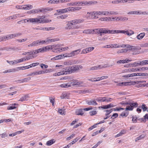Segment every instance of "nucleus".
I'll list each match as a JSON object with an SVG mask.
<instances>
[{"label":"nucleus","instance_id":"nucleus-1","mask_svg":"<svg viewBox=\"0 0 148 148\" xmlns=\"http://www.w3.org/2000/svg\"><path fill=\"white\" fill-rule=\"evenodd\" d=\"M83 68V67L81 65H77L68 66L64 69L65 70L66 74H67L77 72Z\"/></svg>","mask_w":148,"mask_h":148},{"label":"nucleus","instance_id":"nucleus-2","mask_svg":"<svg viewBox=\"0 0 148 148\" xmlns=\"http://www.w3.org/2000/svg\"><path fill=\"white\" fill-rule=\"evenodd\" d=\"M45 17L43 16H39V18H28L24 20V23H25V20L27 21V22H29L31 23H42V19H44Z\"/></svg>","mask_w":148,"mask_h":148},{"label":"nucleus","instance_id":"nucleus-3","mask_svg":"<svg viewBox=\"0 0 148 148\" xmlns=\"http://www.w3.org/2000/svg\"><path fill=\"white\" fill-rule=\"evenodd\" d=\"M95 30H97V33L99 32V33L103 34L110 33L112 34L116 33L117 30H109L105 28L97 29H95Z\"/></svg>","mask_w":148,"mask_h":148},{"label":"nucleus","instance_id":"nucleus-4","mask_svg":"<svg viewBox=\"0 0 148 148\" xmlns=\"http://www.w3.org/2000/svg\"><path fill=\"white\" fill-rule=\"evenodd\" d=\"M126 108L125 109V110H132L134 108H136L138 106V104L137 103H128L126 105Z\"/></svg>","mask_w":148,"mask_h":148},{"label":"nucleus","instance_id":"nucleus-5","mask_svg":"<svg viewBox=\"0 0 148 148\" xmlns=\"http://www.w3.org/2000/svg\"><path fill=\"white\" fill-rule=\"evenodd\" d=\"M122 33L127 35L128 36H130L134 34V32L132 30H130L127 31L125 30H117L116 33Z\"/></svg>","mask_w":148,"mask_h":148},{"label":"nucleus","instance_id":"nucleus-6","mask_svg":"<svg viewBox=\"0 0 148 148\" xmlns=\"http://www.w3.org/2000/svg\"><path fill=\"white\" fill-rule=\"evenodd\" d=\"M22 16L20 14H16L15 15H14L5 18L4 20V21H6L10 19H15L21 17Z\"/></svg>","mask_w":148,"mask_h":148},{"label":"nucleus","instance_id":"nucleus-7","mask_svg":"<svg viewBox=\"0 0 148 148\" xmlns=\"http://www.w3.org/2000/svg\"><path fill=\"white\" fill-rule=\"evenodd\" d=\"M39 63H32L29 65L27 66H23L22 67H19L17 68L19 69H23L22 68H24L25 69H28L29 68L34 67L35 66H37L39 64Z\"/></svg>","mask_w":148,"mask_h":148},{"label":"nucleus","instance_id":"nucleus-8","mask_svg":"<svg viewBox=\"0 0 148 148\" xmlns=\"http://www.w3.org/2000/svg\"><path fill=\"white\" fill-rule=\"evenodd\" d=\"M86 103L87 104L89 105L96 106L97 104L96 101L94 100H87L86 101Z\"/></svg>","mask_w":148,"mask_h":148},{"label":"nucleus","instance_id":"nucleus-9","mask_svg":"<svg viewBox=\"0 0 148 148\" xmlns=\"http://www.w3.org/2000/svg\"><path fill=\"white\" fill-rule=\"evenodd\" d=\"M56 11L58 13V14L60 15V14L59 13H66L69 11L68 8L65 9L57 10H56Z\"/></svg>","mask_w":148,"mask_h":148},{"label":"nucleus","instance_id":"nucleus-10","mask_svg":"<svg viewBox=\"0 0 148 148\" xmlns=\"http://www.w3.org/2000/svg\"><path fill=\"white\" fill-rule=\"evenodd\" d=\"M95 30V29H87L84 30L83 32L84 33L89 34H92L94 33V32Z\"/></svg>","mask_w":148,"mask_h":148},{"label":"nucleus","instance_id":"nucleus-11","mask_svg":"<svg viewBox=\"0 0 148 148\" xmlns=\"http://www.w3.org/2000/svg\"><path fill=\"white\" fill-rule=\"evenodd\" d=\"M92 15H104V11H93L92 12Z\"/></svg>","mask_w":148,"mask_h":148},{"label":"nucleus","instance_id":"nucleus-12","mask_svg":"<svg viewBox=\"0 0 148 148\" xmlns=\"http://www.w3.org/2000/svg\"><path fill=\"white\" fill-rule=\"evenodd\" d=\"M132 83L131 82H122L121 83H119L117 84L118 86H123L124 85L125 86H127L131 85L132 84Z\"/></svg>","mask_w":148,"mask_h":148},{"label":"nucleus","instance_id":"nucleus-13","mask_svg":"<svg viewBox=\"0 0 148 148\" xmlns=\"http://www.w3.org/2000/svg\"><path fill=\"white\" fill-rule=\"evenodd\" d=\"M82 8L81 7H69V11H75L76 10H79L81 9Z\"/></svg>","mask_w":148,"mask_h":148},{"label":"nucleus","instance_id":"nucleus-14","mask_svg":"<svg viewBox=\"0 0 148 148\" xmlns=\"http://www.w3.org/2000/svg\"><path fill=\"white\" fill-rule=\"evenodd\" d=\"M72 25L70 21L67 22L66 26L65 27V29L67 30H70L72 29Z\"/></svg>","mask_w":148,"mask_h":148},{"label":"nucleus","instance_id":"nucleus-15","mask_svg":"<svg viewBox=\"0 0 148 148\" xmlns=\"http://www.w3.org/2000/svg\"><path fill=\"white\" fill-rule=\"evenodd\" d=\"M64 74H66L65 70H63L60 72H58L57 73H55L53 74V76H57Z\"/></svg>","mask_w":148,"mask_h":148},{"label":"nucleus","instance_id":"nucleus-16","mask_svg":"<svg viewBox=\"0 0 148 148\" xmlns=\"http://www.w3.org/2000/svg\"><path fill=\"white\" fill-rule=\"evenodd\" d=\"M81 51V49H78L73 51H72L71 53L72 54V56H74L75 55H77L79 54Z\"/></svg>","mask_w":148,"mask_h":148},{"label":"nucleus","instance_id":"nucleus-17","mask_svg":"<svg viewBox=\"0 0 148 148\" xmlns=\"http://www.w3.org/2000/svg\"><path fill=\"white\" fill-rule=\"evenodd\" d=\"M128 51L129 49L128 48L123 49L121 50L118 51L117 52V53L118 54L120 53H125Z\"/></svg>","mask_w":148,"mask_h":148},{"label":"nucleus","instance_id":"nucleus-18","mask_svg":"<svg viewBox=\"0 0 148 148\" xmlns=\"http://www.w3.org/2000/svg\"><path fill=\"white\" fill-rule=\"evenodd\" d=\"M83 84L82 82H78L77 81H75L71 83L70 86H74L75 85H79Z\"/></svg>","mask_w":148,"mask_h":148},{"label":"nucleus","instance_id":"nucleus-19","mask_svg":"<svg viewBox=\"0 0 148 148\" xmlns=\"http://www.w3.org/2000/svg\"><path fill=\"white\" fill-rule=\"evenodd\" d=\"M53 71L52 69H46L44 71H39V74H43L45 73H49L50 72H52Z\"/></svg>","mask_w":148,"mask_h":148},{"label":"nucleus","instance_id":"nucleus-20","mask_svg":"<svg viewBox=\"0 0 148 148\" xmlns=\"http://www.w3.org/2000/svg\"><path fill=\"white\" fill-rule=\"evenodd\" d=\"M145 35V33H142L136 36V38L138 40L142 39Z\"/></svg>","mask_w":148,"mask_h":148},{"label":"nucleus","instance_id":"nucleus-21","mask_svg":"<svg viewBox=\"0 0 148 148\" xmlns=\"http://www.w3.org/2000/svg\"><path fill=\"white\" fill-rule=\"evenodd\" d=\"M128 19V18L125 17H117L116 19V20L124 21L127 20Z\"/></svg>","mask_w":148,"mask_h":148},{"label":"nucleus","instance_id":"nucleus-22","mask_svg":"<svg viewBox=\"0 0 148 148\" xmlns=\"http://www.w3.org/2000/svg\"><path fill=\"white\" fill-rule=\"evenodd\" d=\"M59 40L58 39H49V38H47L46 40V42L47 44L49 42H54L56 41H58Z\"/></svg>","mask_w":148,"mask_h":148},{"label":"nucleus","instance_id":"nucleus-23","mask_svg":"<svg viewBox=\"0 0 148 148\" xmlns=\"http://www.w3.org/2000/svg\"><path fill=\"white\" fill-rule=\"evenodd\" d=\"M54 29V27H45V28H43L42 27H40L38 29L40 30H47V31H49V30H53Z\"/></svg>","mask_w":148,"mask_h":148},{"label":"nucleus","instance_id":"nucleus-24","mask_svg":"<svg viewBox=\"0 0 148 148\" xmlns=\"http://www.w3.org/2000/svg\"><path fill=\"white\" fill-rule=\"evenodd\" d=\"M48 3L53 4H58L60 2L59 0H50L48 1Z\"/></svg>","mask_w":148,"mask_h":148},{"label":"nucleus","instance_id":"nucleus-25","mask_svg":"<svg viewBox=\"0 0 148 148\" xmlns=\"http://www.w3.org/2000/svg\"><path fill=\"white\" fill-rule=\"evenodd\" d=\"M35 51L36 52V53L37 54L39 53L43 52L45 51L44 50V48L43 47L42 48H40L35 50Z\"/></svg>","mask_w":148,"mask_h":148},{"label":"nucleus","instance_id":"nucleus-26","mask_svg":"<svg viewBox=\"0 0 148 148\" xmlns=\"http://www.w3.org/2000/svg\"><path fill=\"white\" fill-rule=\"evenodd\" d=\"M38 46L37 40L33 41L32 43L28 45L29 47H34Z\"/></svg>","mask_w":148,"mask_h":148},{"label":"nucleus","instance_id":"nucleus-27","mask_svg":"<svg viewBox=\"0 0 148 148\" xmlns=\"http://www.w3.org/2000/svg\"><path fill=\"white\" fill-rule=\"evenodd\" d=\"M61 98L62 99L67 98L68 99L69 96L67 93L66 92H63L61 95Z\"/></svg>","mask_w":148,"mask_h":148},{"label":"nucleus","instance_id":"nucleus-28","mask_svg":"<svg viewBox=\"0 0 148 148\" xmlns=\"http://www.w3.org/2000/svg\"><path fill=\"white\" fill-rule=\"evenodd\" d=\"M139 68H132L129 69H128V71L129 72H136L137 71H139Z\"/></svg>","mask_w":148,"mask_h":148},{"label":"nucleus","instance_id":"nucleus-29","mask_svg":"<svg viewBox=\"0 0 148 148\" xmlns=\"http://www.w3.org/2000/svg\"><path fill=\"white\" fill-rule=\"evenodd\" d=\"M55 140L54 139H51L47 142L46 144L47 145L50 146L53 143H54Z\"/></svg>","mask_w":148,"mask_h":148},{"label":"nucleus","instance_id":"nucleus-30","mask_svg":"<svg viewBox=\"0 0 148 148\" xmlns=\"http://www.w3.org/2000/svg\"><path fill=\"white\" fill-rule=\"evenodd\" d=\"M136 75V73H134L131 74H129L127 75H123L122 76L123 77L128 78L130 77H132L134 76H135Z\"/></svg>","mask_w":148,"mask_h":148},{"label":"nucleus","instance_id":"nucleus-31","mask_svg":"<svg viewBox=\"0 0 148 148\" xmlns=\"http://www.w3.org/2000/svg\"><path fill=\"white\" fill-rule=\"evenodd\" d=\"M24 9L29 10L33 8L32 5H24Z\"/></svg>","mask_w":148,"mask_h":148},{"label":"nucleus","instance_id":"nucleus-32","mask_svg":"<svg viewBox=\"0 0 148 148\" xmlns=\"http://www.w3.org/2000/svg\"><path fill=\"white\" fill-rule=\"evenodd\" d=\"M38 46L40 45H41L43 44L47 43L46 40H37Z\"/></svg>","mask_w":148,"mask_h":148},{"label":"nucleus","instance_id":"nucleus-33","mask_svg":"<svg viewBox=\"0 0 148 148\" xmlns=\"http://www.w3.org/2000/svg\"><path fill=\"white\" fill-rule=\"evenodd\" d=\"M28 97L27 95H25L21 98L19 101H23L27 100V99Z\"/></svg>","mask_w":148,"mask_h":148},{"label":"nucleus","instance_id":"nucleus-34","mask_svg":"<svg viewBox=\"0 0 148 148\" xmlns=\"http://www.w3.org/2000/svg\"><path fill=\"white\" fill-rule=\"evenodd\" d=\"M125 133V131L124 130H122L119 133L117 134L115 136V138L119 137L120 136H121L123 134Z\"/></svg>","mask_w":148,"mask_h":148},{"label":"nucleus","instance_id":"nucleus-35","mask_svg":"<svg viewBox=\"0 0 148 148\" xmlns=\"http://www.w3.org/2000/svg\"><path fill=\"white\" fill-rule=\"evenodd\" d=\"M129 114V112H123L120 115V116L123 117H127Z\"/></svg>","mask_w":148,"mask_h":148},{"label":"nucleus","instance_id":"nucleus-36","mask_svg":"<svg viewBox=\"0 0 148 148\" xmlns=\"http://www.w3.org/2000/svg\"><path fill=\"white\" fill-rule=\"evenodd\" d=\"M63 58L64 57H73L71 52L69 53H67L63 54Z\"/></svg>","mask_w":148,"mask_h":148},{"label":"nucleus","instance_id":"nucleus-37","mask_svg":"<svg viewBox=\"0 0 148 148\" xmlns=\"http://www.w3.org/2000/svg\"><path fill=\"white\" fill-rule=\"evenodd\" d=\"M39 12V10L38 9H33L30 10L29 12V13L30 14H36L38 13Z\"/></svg>","mask_w":148,"mask_h":148},{"label":"nucleus","instance_id":"nucleus-38","mask_svg":"<svg viewBox=\"0 0 148 148\" xmlns=\"http://www.w3.org/2000/svg\"><path fill=\"white\" fill-rule=\"evenodd\" d=\"M44 48L45 51H46L47 50L52 49H53L52 46L49 45L45 47H43Z\"/></svg>","mask_w":148,"mask_h":148},{"label":"nucleus","instance_id":"nucleus-39","mask_svg":"<svg viewBox=\"0 0 148 148\" xmlns=\"http://www.w3.org/2000/svg\"><path fill=\"white\" fill-rule=\"evenodd\" d=\"M39 71H37L36 72H33V73H29L28 74L27 76H32V75H39Z\"/></svg>","mask_w":148,"mask_h":148},{"label":"nucleus","instance_id":"nucleus-40","mask_svg":"<svg viewBox=\"0 0 148 148\" xmlns=\"http://www.w3.org/2000/svg\"><path fill=\"white\" fill-rule=\"evenodd\" d=\"M145 82V81H139L138 82V83L139 84H140L141 85L140 86L141 87H142L143 86H148L146 85V84H145L144 83Z\"/></svg>","mask_w":148,"mask_h":148},{"label":"nucleus","instance_id":"nucleus-41","mask_svg":"<svg viewBox=\"0 0 148 148\" xmlns=\"http://www.w3.org/2000/svg\"><path fill=\"white\" fill-rule=\"evenodd\" d=\"M99 69H100L99 65L98 66H94L93 67L90 68H89V70H96Z\"/></svg>","mask_w":148,"mask_h":148},{"label":"nucleus","instance_id":"nucleus-42","mask_svg":"<svg viewBox=\"0 0 148 148\" xmlns=\"http://www.w3.org/2000/svg\"><path fill=\"white\" fill-rule=\"evenodd\" d=\"M16 105V103H14V104H12V106H8L7 109L8 110H11L15 109V108H16V107H15V106H14V105L15 106Z\"/></svg>","mask_w":148,"mask_h":148},{"label":"nucleus","instance_id":"nucleus-43","mask_svg":"<svg viewBox=\"0 0 148 148\" xmlns=\"http://www.w3.org/2000/svg\"><path fill=\"white\" fill-rule=\"evenodd\" d=\"M60 86L62 88H68L71 86L70 84H61Z\"/></svg>","mask_w":148,"mask_h":148},{"label":"nucleus","instance_id":"nucleus-44","mask_svg":"<svg viewBox=\"0 0 148 148\" xmlns=\"http://www.w3.org/2000/svg\"><path fill=\"white\" fill-rule=\"evenodd\" d=\"M105 97H99L96 99V100L98 101H105Z\"/></svg>","mask_w":148,"mask_h":148},{"label":"nucleus","instance_id":"nucleus-45","mask_svg":"<svg viewBox=\"0 0 148 148\" xmlns=\"http://www.w3.org/2000/svg\"><path fill=\"white\" fill-rule=\"evenodd\" d=\"M68 16V15L66 14L64 15H62L61 16H58L57 17L58 18H60L62 19H65Z\"/></svg>","mask_w":148,"mask_h":148},{"label":"nucleus","instance_id":"nucleus-46","mask_svg":"<svg viewBox=\"0 0 148 148\" xmlns=\"http://www.w3.org/2000/svg\"><path fill=\"white\" fill-rule=\"evenodd\" d=\"M131 47H130V48H129L128 49H129V51H135L137 50V49L135 47H134L133 46L131 45Z\"/></svg>","mask_w":148,"mask_h":148},{"label":"nucleus","instance_id":"nucleus-47","mask_svg":"<svg viewBox=\"0 0 148 148\" xmlns=\"http://www.w3.org/2000/svg\"><path fill=\"white\" fill-rule=\"evenodd\" d=\"M115 18L112 17H107L108 21H114L115 20H116Z\"/></svg>","mask_w":148,"mask_h":148},{"label":"nucleus","instance_id":"nucleus-48","mask_svg":"<svg viewBox=\"0 0 148 148\" xmlns=\"http://www.w3.org/2000/svg\"><path fill=\"white\" fill-rule=\"evenodd\" d=\"M141 108L143 110V111L144 112L147 110V108L144 104H143L141 106Z\"/></svg>","mask_w":148,"mask_h":148},{"label":"nucleus","instance_id":"nucleus-49","mask_svg":"<svg viewBox=\"0 0 148 148\" xmlns=\"http://www.w3.org/2000/svg\"><path fill=\"white\" fill-rule=\"evenodd\" d=\"M145 136L144 135H141L137 137L135 141H137L138 140L141 139L142 138H144Z\"/></svg>","mask_w":148,"mask_h":148},{"label":"nucleus","instance_id":"nucleus-50","mask_svg":"<svg viewBox=\"0 0 148 148\" xmlns=\"http://www.w3.org/2000/svg\"><path fill=\"white\" fill-rule=\"evenodd\" d=\"M8 39L9 40L13 38H14L15 37L14 34H9L8 35Z\"/></svg>","mask_w":148,"mask_h":148},{"label":"nucleus","instance_id":"nucleus-51","mask_svg":"<svg viewBox=\"0 0 148 148\" xmlns=\"http://www.w3.org/2000/svg\"><path fill=\"white\" fill-rule=\"evenodd\" d=\"M31 79V78L30 77H28L27 78H25L23 79H22V82H27L29 80H30Z\"/></svg>","mask_w":148,"mask_h":148},{"label":"nucleus","instance_id":"nucleus-52","mask_svg":"<svg viewBox=\"0 0 148 148\" xmlns=\"http://www.w3.org/2000/svg\"><path fill=\"white\" fill-rule=\"evenodd\" d=\"M112 111V109H111L109 110H106L105 111L106 112L105 114L106 116H108V114H110Z\"/></svg>","mask_w":148,"mask_h":148},{"label":"nucleus","instance_id":"nucleus-53","mask_svg":"<svg viewBox=\"0 0 148 148\" xmlns=\"http://www.w3.org/2000/svg\"><path fill=\"white\" fill-rule=\"evenodd\" d=\"M27 40V38H24L22 39H17L16 40V41L18 42H23L26 41Z\"/></svg>","mask_w":148,"mask_h":148},{"label":"nucleus","instance_id":"nucleus-54","mask_svg":"<svg viewBox=\"0 0 148 148\" xmlns=\"http://www.w3.org/2000/svg\"><path fill=\"white\" fill-rule=\"evenodd\" d=\"M99 66L100 69H102L103 68H106L110 66H108V65L106 64L99 65Z\"/></svg>","mask_w":148,"mask_h":148},{"label":"nucleus","instance_id":"nucleus-55","mask_svg":"<svg viewBox=\"0 0 148 148\" xmlns=\"http://www.w3.org/2000/svg\"><path fill=\"white\" fill-rule=\"evenodd\" d=\"M118 116V114H117V113H115L113 114V115L112 116L111 118V119H114L117 117Z\"/></svg>","mask_w":148,"mask_h":148},{"label":"nucleus","instance_id":"nucleus-56","mask_svg":"<svg viewBox=\"0 0 148 148\" xmlns=\"http://www.w3.org/2000/svg\"><path fill=\"white\" fill-rule=\"evenodd\" d=\"M94 48L93 47H91L86 49V51L87 52H89L94 49Z\"/></svg>","mask_w":148,"mask_h":148},{"label":"nucleus","instance_id":"nucleus-57","mask_svg":"<svg viewBox=\"0 0 148 148\" xmlns=\"http://www.w3.org/2000/svg\"><path fill=\"white\" fill-rule=\"evenodd\" d=\"M138 64L140 65L141 66H143L145 65V60H142L141 61L139 62H137Z\"/></svg>","mask_w":148,"mask_h":148},{"label":"nucleus","instance_id":"nucleus-58","mask_svg":"<svg viewBox=\"0 0 148 148\" xmlns=\"http://www.w3.org/2000/svg\"><path fill=\"white\" fill-rule=\"evenodd\" d=\"M72 25H74L77 24V19H74L70 21Z\"/></svg>","mask_w":148,"mask_h":148},{"label":"nucleus","instance_id":"nucleus-59","mask_svg":"<svg viewBox=\"0 0 148 148\" xmlns=\"http://www.w3.org/2000/svg\"><path fill=\"white\" fill-rule=\"evenodd\" d=\"M148 70V67H142L139 68V71H145Z\"/></svg>","mask_w":148,"mask_h":148},{"label":"nucleus","instance_id":"nucleus-60","mask_svg":"<svg viewBox=\"0 0 148 148\" xmlns=\"http://www.w3.org/2000/svg\"><path fill=\"white\" fill-rule=\"evenodd\" d=\"M44 12H47L48 11H51L53 10L52 8H44Z\"/></svg>","mask_w":148,"mask_h":148},{"label":"nucleus","instance_id":"nucleus-61","mask_svg":"<svg viewBox=\"0 0 148 148\" xmlns=\"http://www.w3.org/2000/svg\"><path fill=\"white\" fill-rule=\"evenodd\" d=\"M51 21V20L42 19V23H50Z\"/></svg>","mask_w":148,"mask_h":148},{"label":"nucleus","instance_id":"nucleus-62","mask_svg":"<svg viewBox=\"0 0 148 148\" xmlns=\"http://www.w3.org/2000/svg\"><path fill=\"white\" fill-rule=\"evenodd\" d=\"M58 112L61 114H65V112L64 110L59 109L58 110Z\"/></svg>","mask_w":148,"mask_h":148},{"label":"nucleus","instance_id":"nucleus-63","mask_svg":"<svg viewBox=\"0 0 148 148\" xmlns=\"http://www.w3.org/2000/svg\"><path fill=\"white\" fill-rule=\"evenodd\" d=\"M76 19L77 24L81 23L83 22L84 21V20L83 19Z\"/></svg>","mask_w":148,"mask_h":148},{"label":"nucleus","instance_id":"nucleus-64","mask_svg":"<svg viewBox=\"0 0 148 148\" xmlns=\"http://www.w3.org/2000/svg\"><path fill=\"white\" fill-rule=\"evenodd\" d=\"M81 4V2L79 1L75 2L73 3V6H79Z\"/></svg>","mask_w":148,"mask_h":148}]
</instances>
